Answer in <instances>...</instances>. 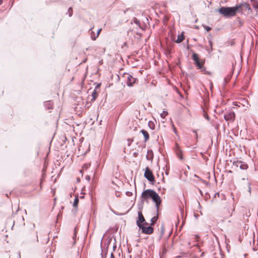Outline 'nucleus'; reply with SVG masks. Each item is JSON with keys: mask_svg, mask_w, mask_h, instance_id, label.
I'll return each mask as SVG.
<instances>
[{"mask_svg": "<svg viewBox=\"0 0 258 258\" xmlns=\"http://www.w3.org/2000/svg\"><path fill=\"white\" fill-rule=\"evenodd\" d=\"M209 48H206L208 52L209 53H210L212 52V50H213V46H212V41L211 40H209Z\"/></svg>", "mask_w": 258, "mask_h": 258, "instance_id": "obj_17", "label": "nucleus"}, {"mask_svg": "<svg viewBox=\"0 0 258 258\" xmlns=\"http://www.w3.org/2000/svg\"><path fill=\"white\" fill-rule=\"evenodd\" d=\"M205 29L207 31H209L210 30H211V28L209 26H206L205 27Z\"/></svg>", "mask_w": 258, "mask_h": 258, "instance_id": "obj_33", "label": "nucleus"}, {"mask_svg": "<svg viewBox=\"0 0 258 258\" xmlns=\"http://www.w3.org/2000/svg\"><path fill=\"white\" fill-rule=\"evenodd\" d=\"M110 258H115L114 255V254H113L112 252L111 253L110 257Z\"/></svg>", "mask_w": 258, "mask_h": 258, "instance_id": "obj_34", "label": "nucleus"}, {"mask_svg": "<svg viewBox=\"0 0 258 258\" xmlns=\"http://www.w3.org/2000/svg\"><path fill=\"white\" fill-rule=\"evenodd\" d=\"M144 176L149 181L151 182L155 181V177L152 171L148 167H147L145 169Z\"/></svg>", "mask_w": 258, "mask_h": 258, "instance_id": "obj_5", "label": "nucleus"}, {"mask_svg": "<svg viewBox=\"0 0 258 258\" xmlns=\"http://www.w3.org/2000/svg\"><path fill=\"white\" fill-rule=\"evenodd\" d=\"M80 198H81V199H83V198H84V196H80Z\"/></svg>", "mask_w": 258, "mask_h": 258, "instance_id": "obj_40", "label": "nucleus"}, {"mask_svg": "<svg viewBox=\"0 0 258 258\" xmlns=\"http://www.w3.org/2000/svg\"><path fill=\"white\" fill-rule=\"evenodd\" d=\"M168 114V112L165 111H163L162 113H161L160 116L162 118H165L166 116Z\"/></svg>", "mask_w": 258, "mask_h": 258, "instance_id": "obj_25", "label": "nucleus"}, {"mask_svg": "<svg viewBox=\"0 0 258 258\" xmlns=\"http://www.w3.org/2000/svg\"><path fill=\"white\" fill-rule=\"evenodd\" d=\"M204 254V252H202V254H201V256H203Z\"/></svg>", "mask_w": 258, "mask_h": 258, "instance_id": "obj_43", "label": "nucleus"}, {"mask_svg": "<svg viewBox=\"0 0 258 258\" xmlns=\"http://www.w3.org/2000/svg\"><path fill=\"white\" fill-rule=\"evenodd\" d=\"M124 77L126 78V84L128 87H132L136 83L137 81L136 78H134L130 74H127Z\"/></svg>", "mask_w": 258, "mask_h": 258, "instance_id": "obj_9", "label": "nucleus"}, {"mask_svg": "<svg viewBox=\"0 0 258 258\" xmlns=\"http://www.w3.org/2000/svg\"><path fill=\"white\" fill-rule=\"evenodd\" d=\"M133 22H134V23H135L136 25H138L140 27V20H139L138 19H137L136 18H134V19H133Z\"/></svg>", "mask_w": 258, "mask_h": 258, "instance_id": "obj_22", "label": "nucleus"}, {"mask_svg": "<svg viewBox=\"0 0 258 258\" xmlns=\"http://www.w3.org/2000/svg\"><path fill=\"white\" fill-rule=\"evenodd\" d=\"M184 38V36L183 34H181L180 35H178L177 36V39L175 41V42L177 43H180L183 41V40Z\"/></svg>", "mask_w": 258, "mask_h": 258, "instance_id": "obj_16", "label": "nucleus"}, {"mask_svg": "<svg viewBox=\"0 0 258 258\" xmlns=\"http://www.w3.org/2000/svg\"><path fill=\"white\" fill-rule=\"evenodd\" d=\"M205 118H206L207 119H208V120H209V116H208V115H205Z\"/></svg>", "mask_w": 258, "mask_h": 258, "instance_id": "obj_37", "label": "nucleus"}, {"mask_svg": "<svg viewBox=\"0 0 258 258\" xmlns=\"http://www.w3.org/2000/svg\"><path fill=\"white\" fill-rule=\"evenodd\" d=\"M238 11V7H222L218 11L225 18H230L235 16L236 12Z\"/></svg>", "mask_w": 258, "mask_h": 258, "instance_id": "obj_2", "label": "nucleus"}, {"mask_svg": "<svg viewBox=\"0 0 258 258\" xmlns=\"http://www.w3.org/2000/svg\"><path fill=\"white\" fill-rule=\"evenodd\" d=\"M141 133L143 134V135L144 137L145 142H147L149 139V135L148 133L144 130H142L141 131Z\"/></svg>", "mask_w": 258, "mask_h": 258, "instance_id": "obj_13", "label": "nucleus"}, {"mask_svg": "<svg viewBox=\"0 0 258 258\" xmlns=\"http://www.w3.org/2000/svg\"><path fill=\"white\" fill-rule=\"evenodd\" d=\"M175 152L176 156L180 160H183V157L182 155V151L180 148V147L178 144H175Z\"/></svg>", "mask_w": 258, "mask_h": 258, "instance_id": "obj_10", "label": "nucleus"}, {"mask_svg": "<svg viewBox=\"0 0 258 258\" xmlns=\"http://www.w3.org/2000/svg\"><path fill=\"white\" fill-rule=\"evenodd\" d=\"M195 137L197 139L198 138V137H197V136L196 135L195 136Z\"/></svg>", "mask_w": 258, "mask_h": 258, "instance_id": "obj_48", "label": "nucleus"}, {"mask_svg": "<svg viewBox=\"0 0 258 258\" xmlns=\"http://www.w3.org/2000/svg\"><path fill=\"white\" fill-rule=\"evenodd\" d=\"M3 0H0V5L2 4Z\"/></svg>", "mask_w": 258, "mask_h": 258, "instance_id": "obj_42", "label": "nucleus"}, {"mask_svg": "<svg viewBox=\"0 0 258 258\" xmlns=\"http://www.w3.org/2000/svg\"><path fill=\"white\" fill-rule=\"evenodd\" d=\"M142 197L144 199H147L148 198L152 199L153 202L155 203L157 210H158L161 200L157 192L152 189H146L142 192Z\"/></svg>", "mask_w": 258, "mask_h": 258, "instance_id": "obj_1", "label": "nucleus"}, {"mask_svg": "<svg viewBox=\"0 0 258 258\" xmlns=\"http://www.w3.org/2000/svg\"><path fill=\"white\" fill-rule=\"evenodd\" d=\"M247 184V187L248 189V191L249 193H250V192H251V191H250L251 190L250 183L248 181Z\"/></svg>", "mask_w": 258, "mask_h": 258, "instance_id": "obj_28", "label": "nucleus"}, {"mask_svg": "<svg viewBox=\"0 0 258 258\" xmlns=\"http://www.w3.org/2000/svg\"><path fill=\"white\" fill-rule=\"evenodd\" d=\"M101 31V29H99L98 31H97V34H96V35L95 36H93V35H91V38L92 40H95L96 39V38L98 37L100 32Z\"/></svg>", "mask_w": 258, "mask_h": 258, "instance_id": "obj_19", "label": "nucleus"}, {"mask_svg": "<svg viewBox=\"0 0 258 258\" xmlns=\"http://www.w3.org/2000/svg\"><path fill=\"white\" fill-rule=\"evenodd\" d=\"M90 179H91V177H90V175H86V176H85V179H86V180H87V181H89L90 180Z\"/></svg>", "mask_w": 258, "mask_h": 258, "instance_id": "obj_31", "label": "nucleus"}, {"mask_svg": "<svg viewBox=\"0 0 258 258\" xmlns=\"http://www.w3.org/2000/svg\"><path fill=\"white\" fill-rule=\"evenodd\" d=\"M192 58L199 69L201 70L202 71H205L206 70V69L203 67L205 61H201L198 54L194 53L192 55Z\"/></svg>", "mask_w": 258, "mask_h": 258, "instance_id": "obj_3", "label": "nucleus"}, {"mask_svg": "<svg viewBox=\"0 0 258 258\" xmlns=\"http://www.w3.org/2000/svg\"><path fill=\"white\" fill-rule=\"evenodd\" d=\"M68 13L69 14V16L71 17L73 15V9L72 8H69L68 11Z\"/></svg>", "mask_w": 258, "mask_h": 258, "instance_id": "obj_24", "label": "nucleus"}, {"mask_svg": "<svg viewBox=\"0 0 258 258\" xmlns=\"http://www.w3.org/2000/svg\"><path fill=\"white\" fill-rule=\"evenodd\" d=\"M233 165L238 167H239L242 170L247 169L248 165L247 164L241 161L236 160L233 162Z\"/></svg>", "mask_w": 258, "mask_h": 258, "instance_id": "obj_7", "label": "nucleus"}, {"mask_svg": "<svg viewBox=\"0 0 258 258\" xmlns=\"http://www.w3.org/2000/svg\"><path fill=\"white\" fill-rule=\"evenodd\" d=\"M239 24H240V26H242V22H241L240 21Z\"/></svg>", "mask_w": 258, "mask_h": 258, "instance_id": "obj_41", "label": "nucleus"}, {"mask_svg": "<svg viewBox=\"0 0 258 258\" xmlns=\"http://www.w3.org/2000/svg\"><path fill=\"white\" fill-rule=\"evenodd\" d=\"M79 198L78 196H76L73 202V206L74 207H76L78 206L79 203Z\"/></svg>", "mask_w": 258, "mask_h": 258, "instance_id": "obj_18", "label": "nucleus"}, {"mask_svg": "<svg viewBox=\"0 0 258 258\" xmlns=\"http://www.w3.org/2000/svg\"><path fill=\"white\" fill-rule=\"evenodd\" d=\"M100 86H101V83H98L96 85V86H95V89H96V90L97 91H99V89H100Z\"/></svg>", "mask_w": 258, "mask_h": 258, "instance_id": "obj_27", "label": "nucleus"}, {"mask_svg": "<svg viewBox=\"0 0 258 258\" xmlns=\"http://www.w3.org/2000/svg\"><path fill=\"white\" fill-rule=\"evenodd\" d=\"M165 173L166 175H168V174L167 171H166Z\"/></svg>", "mask_w": 258, "mask_h": 258, "instance_id": "obj_44", "label": "nucleus"}, {"mask_svg": "<svg viewBox=\"0 0 258 258\" xmlns=\"http://www.w3.org/2000/svg\"><path fill=\"white\" fill-rule=\"evenodd\" d=\"M253 7L255 9H258V2L255 1H251Z\"/></svg>", "mask_w": 258, "mask_h": 258, "instance_id": "obj_21", "label": "nucleus"}, {"mask_svg": "<svg viewBox=\"0 0 258 258\" xmlns=\"http://www.w3.org/2000/svg\"><path fill=\"white\" fill-rule=\"evenodd\" d=\"M143 224L142 226H140V229L142 230V232L146 234H151L153 232V228L152 226Z\"/></svg>", "mask_w": 258, "mask_h": 258, "instance_id": "obj_8", "label": "nucleus"}, {"mask_svg": "<svg viewBox=\"0 0 258 258\" xmlns=\"http://www.w3.org/2000/svg\"><path fill=\"white\" fill-rule=\"evenodd\" d=\"M216 195H219V193H216V194H215V196H216Z\"/></svg>", "mask_w": 258, "mask_h": 258, "instance_id": "obj_47", "label": "nucleus"}, {"mask_svg": "<svg viewBox=\"0 0 258 258\" xmlns=\"http://www.w3.org/2000/svg\"><path fill=\"white\" fill-rule=\"evenodd\" d=\"M193 133L194 134H195V135L197 136V137H198V134H197V131L196 130H194L193 131Z\"/></svg>", "mask_w": 258, "mask_h": 258, "instance_id": "obj_35", "label": "nucleus"}, {"mask_svg": "<svg viewBox=\"0 0 258 258\" xmlns=\"http://www.w3.org/2000/svg\"><path fill=\"white\" fill-rule=\"evenodd\" d=\"M146 158L148 160H152L153 158V153L152 150H148Z\"/></svg>", "mask_w": 258, "mask_h": 258, "instance_id": "obj_14", "label": "nucleus"}, {"mask_svg": "<svg viewBox=\"0 0 258 258\" xmlns=\"http://www.w3.org/2000/svg\"><path fill=\"white\" fill-rule=\"evenodd\" d=\"M76 235H77V233H76V230H75L74 235L73 236V245H74L76 243Z\"/></svg>", "mask_w": 258, "mask_h": 258, "instance_id": "obj_23", "label": "nucleus"}, {"mask_svg": "<svg viewBox=\"0 0 258 258\" xmlns=\"http://www.w3.org/2000/svg\"><path fill=\"white\" fill-rule=\"evenodd\" d=\"M90 166V164H85L84 165L83 168H88Z\"/></svg>", "mask_w": 258, "mask_h": 258, "instance_id": "obj_32", "label": "nucleus"}, {"mask_svg": "<svg viewBox=\"0 0 258 258\" xmlns=\"http://www.w3.org/2000/svg\"><path fill=\"white\" fill-rule=\"evenodd\" d=\"M116 245H115V244H114V245H113V250H115V249L116 248Z\"/></svg>", "mask_w": 258, "mask_h": 258, "instance_id": "obj_38", "label": "nucleus"}, {"mask_svg": "<svg viewBox=\"0 0 258 258\" xmlns=\"http://www.w3.org/2000/svg\"><path fill=\"white\" fill-rule=\"evenodd\" d=\"M44 105L45 107L48 109H51L53 107L52 102L50 100L45 102Z\"/></svg>", "mask_w": 258, "mask_h": 258, "instance_id": "obj_12", "label": "nucleus"}, {"mask_svg": "<svg viewBox=\"0 0 258 258\" xmlns=\"http://www.w3.org/2000/svg\"><path fill=\"white\" fill-rule=\"evenodd\" d=\"M229 80H230V78H225V79H224V81H223V82H224V83H223V85L224 86V85H225L227 83H228V82H229Z\"/></svg>", "mask_w": 258, "mask_h": 258, "instance_id": "obj_26", "label": "nucleus"}, {"mask_svg": "<svg viewBox=\"0 0 258 258\" xmlns=\"http://www.w3.org/2000/svg\"><path fill=\"white\" fill-rule=\"evenodd\" d=\"M236 7H238V10L239 9H241L242 11L244 10H251L249 5L246 3H244L243 4H241L239 5H237L236 6Z\"/></svg>", "mask_w": 258, "mask_h": 258, "instance_id": "obj_11", "label": "nucleus"}, {"mask_svg": "<svg viewBox=\"0 0 258 258\" xmlns=\"http://www.w3.org/2000/svg\"><path fill=\"white\" fill-rule=\"evenodd\" d=\"M173 131H174V133L176 134L177 131H176V128L174 127H173Z\"/></svg>", "mask_w": 258, "mask_h": 258, "instance_id": "obj_36", "label": "nucleus"}, {"mask_svg": "<svg viewBox=\"0 0 258 258\" xmlns=\"http://www.w3.org/2000/svg\"><path fill=\"white\" fill-rule=\"evenodd\" d=\"M157 220H158V217H157V216L153 217L151 220V224L152 225L154 224L157 221Z\"/></svg>", "mask_w": 258, "mask_h": 258, "instance_id": "obj_20", "label": "nucleus"}, {"mask_svg": "<svg viewBox=\"0 0 258 258\" xmlns=\"http://www.w3.org/2000/svg\"><path fill=\"white\" fill-rule=\"evenodd\" d=\"M250 212L249 211H248V212L247 211H246L245 213V216L246 218H248L250 216Z\"/></svg>", "mask_w": 258, "mask_h": 258, "instance_id": "obj_29", "label": "nucleus"}, {"mask_svg": "<svg viewBox=\"0 0 258 258\" xmlns=\"http://www.w3.org/2000/svg\"><path fill=\"white\" fill-rule=\"evenodd\" d=\"M98 92L99 91L96 90V89L94 90L93 92L92 93V98L91 100V101H94L96 100V99L97 97V94L98 93Z\"/></svg>", "mask_w": 258, "mask_h": 258, "instance_id": "obj_15", "label": "nucleus"}, {"mask_svg": "<svg viewBox=\"0 0 258 258\" xmlns=\"http://www.w3.org/2000/svg\"><path fill=\"white\" fill-rule=\"evenodd\" d=\"M126 195L128 197H130L133 195V193L131 191H126L125 193Z\"/></svg>", "mask_w": 258, "mask_h": 258, "instance_id": "obj_30", "label": "nucleus"}, {"mask_svg": "<svg viewBox=\"0 0 258 258\" xmlns=\"http://www.w3.org/2000/svg\"><path fill=\"white\" fill-rule=\"evenodd\" d=\"M242 179L243 180H245L244 178H243Z\"/></svg>", "mask_w": 258, "mask_h": 258, "instance_id": "obj_46", "label": "nucleus"}, {"mask_svg": "<svg viewBox=\"0 0 258 258\" xmlns=\"http://www.w3.org/2000/svg\"><path fill=\"white\" fill-rule=\"evenodd\" d=\"M224 118L227 121L233 122L235 118V115L233 111L227 112L224 114Z\"/></svg>", "mask_w": 258, "mask_h": 258, "instance_id": "obj_6", "label": "nucleus"}, {"mask_svg": "<svg viewBox=\"0 0 258 258\" xmlns=\"http://www.w3.org/2000/svg\"><path fill=\"white\" fill-rule=\"evenodd\" d=\"M91 33H92V34H91V35H93V36H96V35H95V34H94V32H93V31H92V32H91Z\"/></svg>", "mask_w": 258, "mask_h": 258, "instance_id": "obj_39", "label": "nucleus"}, {"mask_svg": "<svg viewBox=\"0 0 258 258\" xmlns=\"http://www.w3.org/2000/svg\"><path fill=\"white\" fill-rule=\"evenodd\" d=\"M138 217L136 222L137 226L140 227V226H142L143 224L148 225V223L146 222L145 219L141 211L138 212Z\"/></svg>", "mask_w": 258, "mask_h": 258, "instance_id": "obj_4", "label": "nucleus"}, {"mask_svg": "<svg viewBox=\"0 0 258 258\" xmlns=\"http://www.w3.org/2000/svg\"><path fill=\"white\" fill-rule=\"evenodd\" d=\"M180 210H181V214H182V209H180Z\"/></svg>", "mask_w": 258, "mask_h": 258, "instance_id": "obj_45", "label": "nucleus"}]
</instances>
